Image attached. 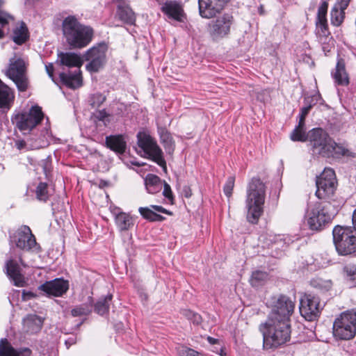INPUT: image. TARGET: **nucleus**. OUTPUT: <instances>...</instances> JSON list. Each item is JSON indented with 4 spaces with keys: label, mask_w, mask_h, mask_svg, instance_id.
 Wrapping results in <instances>:
<instances>
[{
    "label": "nucleus",
    "mask_w": 356,
    "mask_h": 356,
    "mask_svg": "<svg viewBox=\"0 0 356 356\" xmlns=\"http://www.w3.org/2000/svg\"><path fill=\"white\" fill-rule=\"evenodd\" d=\"M10 243L24 251H34L38 248L35 238L29 227L26 225L19 228L10 237ZM21 266H26L22 259V255L17 254L13 246H12L10 257L6 262L5 268L10 280L14 285L18 287L24 286L26 283L24 277L21 273Z\"/></svg>",
    "instance_id": "obj_1"
},
{
    "label": "nucleus",
    "mask_w": 356,
    "mask_h": 356,
    "mask_svg": "<svg viewBox=\"0 0 356 356\" xmlns=\"http://www.w3.org/2000/svg\"><path fill=\"white\" fill-rule=\"evenodd\" d=\"M275 314L268 316L266 321L259 325L262 332L264 348L266 349L277 348L290 339V319L276 318Z\"/></svg>",
    "instance_id": "obj_2"
},
{
    "label": "nucleus",
    "mask_w": 356,
    "mask_h": 356,
    "mask_svg": "<svg viewBox=\"0 0 356 356\" xmlns=\"http://www.w3.org/2000/svg\"><path fill=\"white\" fill-rule=\"evenodd\" d=\"M313 154L324 157L344 156L348 149L337 144L322 128H314L307 133Z\"/></svg>",
    "instance_id": "obj_3"
},
{
    "label": "nucleus",
    "mask_w": 356,
    "mask_h": 356,
    "mask_svg": "<svg viewBox=\"0 0 356 356\" xmlns=\"http://www.w3.org/2000/svg\"><path fill=\"white\" fill-rule=\"evenodd\" d=\"M266 186L258 178H252L246 190L245 209L248 222L255 224L264 212Z\"/></svg>",
    "instance_id": "obj_4"
},
{
    "label": "nucleus",
    "mask_w": 356,
    "mask_h": 356,
    "mask_svg": "<svg viewBox=\"0 0 356 356\" xmlns=\"http://www.w3.org/2000/svg\"><path fill=\"white\" fill-rule=\"evenodd\" d=\"M62 26L66 42L72 49L84 48L92 41V28L81 24L74 16L65 18Z\"/></svg>",
    "instance_id": "obj_5"
},
{
    "label": "nucleus",
    "mask_w": 356,
    "mask_h": 356,
    "mask_svg": "<svg viewBox=\"0 0 356 356\" xmlns=\"http://www.w3.org/2000/svg\"><path fill=\"white\" fill-rule=\"evenodd\" d=\"M337 213V209L331 202H316L308 204L305 220L310 229L320 231L331 222Z\"/></svg>",
    "instance_id": "obj_6"
},
{
    "label": "nucleus",
    "mask_w": 356,
    "mask_h": 356,
    "mask_svg": "<svg viewBox=\"0 0 356 356\" xmlns=\"http://www.w3.org/2000/svg\"><path fill=\"white\" fill-rule=\"evenodd\" d=\"M57 63L68 67H76L74 71L59 74L60 81L65 86L72 89L81 86L82 77L80 67L83 65V60L80 55L74 52H60L58 54Z\"/></svg>",
    "instance_id": "obj_7"
},
{
    "label": "nucleus",
    "mask_w": 356,
    "mask_h": 356,
    "mask_svg": "<svg viewBox=\"0 0 356 356\" xmlns=\"http://www.w3.org/2000/svg\"><path fill=\"white\" fill-rule=\"evenodd\" d=\"M336 250L341 255L356 252V231L349 227L336 226L332 232Z\"/></svg>",
    "instance_id": "obj_8"
},
{
    "label": "nucleus",
    "mask_w": 356,
    "mask_h": 356,
    "mask_svg": "<svg viewBox=\"0 0 356 356\" xmlns=\"http://www.w3.org/2000/svg\"><path fill=\"white\" fill-rule=\"evenodd\" d=\"M333 334L343 340L353 339L356 334V309L342 313L333 324Z\"/></svg>",
    "instance_id": "obj_9"
},
{
    "label": "nucleus",
    "mask_w": 356,
    "mask_h": 356,
    "mask_svg": "<svg viewBox=\"0 0 356 356\" xmlns=\"http://www.w3.org/2000/svg\"><path fill=\"white\" fill-rule=\"evenodd\" d=\"M138 145L148 155V158L162 167L166 171V162L163 152L156 141L147 133L140 131L137 134Z\"/></svg>",
    "instance_id": "obj_10"
},
{
    "label": "nucleus",
    "mask_w": 356,
    "mask_h": 356,
    "mask_svg": "<svg viewBox=\"0 0 356 356\" xmlns=\"http://www.w3.org/2000/svg\"><path fill=\"white\" fill-rule=\"evenodd\" d=\"M43 117L41 108L33 106L28 112L16 114L12 121L21 131H29L40 123Z\"/></svg>",
    "instance_id": "obj_11"
},
{
    "label": "nucleus",
    "mask_w": 356,
    "mask_h": 356,
    "mask_svg": "<svg viewBox=\"0 0 356 356\" xmlns=\"http://www.w3.org/2000/svg\"><path fill=\"white\" fill-rule=\"evenodd\" d=\"M208 25V31L213 40H220L227 37L234 23V18L231 13H224L220 16L215 17Z\"/></svg>",
    "instance_id": "obj_12"
},
{
    "label": "nucleus",
    "mask_w": 356,
    "mask_h": 356,
    "mask_svg": "<svg viewBox=\"0 0 356 356\" xmlns=\"http://www.w3.org/2000/svg\"><path fill=\"white\" fill-rule=\"evenodd\" d=\"M316 195L319 199H326L331 197L336 189V176L332 168H325L323 172L316 178Z\"/></svg>",
    "instance_id": "obj_13"
},
{
    "label": "nucleus",
    "mask_w": 356,
    "mask_h": 356,
    "mask_svg": "<svg viewBox=\"0 0 356 356\" xmlns=\"http://www.w3.org/2000/svg\"><path fill=\"white\" fill-rule=\"evenodd\" d=\"M324 306L318 296L305 294L300 300V312L306 320L312 321L319 316Z\"/></svg>",
    "instance_id": "obj_14"
},
{
    "label": "nucleus",
    "mask_w": 356,
    "mask_h": 356,
    "mask_svg": "<svg viewBox=\"0 0 356 356\" xmlns=\"http://www.w3.org/2000/svg\"><path fill=\"white\" fill-rule=\"evenodd\" d=\"M107 49V45L105 43H99L86 52L85 59L90 61L86 65L88 71L97 72L103 68L106 61V54Z\"/></svg>",
    "instance_id": "obj_15"
},
{
    "label": "nucleus",
    "mask_w": 356,
    "mask_h": 356,
    "mask_svg": "<svg viewBox=\"0 0 356 356\" xmlns=\"http://www.w3.org/2000/svg\"><path fill=\"white\" fill-rule=\"evenodd\" d=\"M7 76L13 81L20 92L26 91L29 87V80L26 73V65L22 58L10 60Z\"/></svg>",
    "instance_id": "obj_16"
},
{
    "label": "nucleus",
    "mask_w": 356,
    "mask_h": 356,
    "mask_svg": "<svg viewBox=\"0 0 356 356\" xmlns=\"http://www.w3.org/2000/svg\"><path fill=\"white\" fill-rule=\"evenodd\" d=\"M272 311L268 316L275 314L276 318L290 319L295 307L294 302L287 296L280 295L271 298Z\"/></svg>",
    "instance_id": "obj_17"
},
{
    "label": "nucleus",
    "mask_w": 356,
    "mask_h": 356,
    "mask_svg": "<svg viewBox=\"0 0 356 356\" xmlns=\"http://www.w3.org/2000/svg\"><path fill=\"white\" fill-rule=\"evenodd\" d=\"M229 0H198L200 15L204 19H211L220 14Z\"/></svg>",
    "instance_id": "obj_18"
},
{
    "label": "nucleus",
    "mask_w": 356,
    "mask_h": 356,
    "mask_svg": "<svg viewBox=\"0 0 356 356\" xmlns=\"http://www.w3.org/2000/svg\"><path fill=\"white\" fill-rule=\"evenodd\" d=\"M110 211L120 232L128 231L134 227V219L130 214L122 211L120 208L116 207H111Z\"/></svg>",
    "instance_id": "obj_19"
},
{
    "label": "nucleus",
    "mask_w": 356,
    "mask_h": 356,
    "mask_svg": "<svg viewBox=\"0 0 356 356\" xmlns=\"http://www.w3.org/2000/svg\"><path fill=\"white\" fill-rule=\"evenodd\" d=\"M39 289L49 296L58 297L67 292L69 289V283L63 279H55L46 282L40 285Z\"/></svg>",
    "instance_id": "obj_20"
},
{
    "label": "nucleus",
    "mask_w": 356,
    "mask_h": 356,
    "mask_svg": "<svg viewBox=\"0 0 356 356\" xmlns=\"http://www.w3.org/2000/svg\"><path fill=\"white\" fill-rule=\"evenodd\" d=\"M161 11L169 18L181 22L184 17V10L181 5L177 1H166L161 7Z\"/></svg>",
    "instance_id": "obj_21"
},
{
    "label": "nucleus",
    "mask_w": 356,
    "mask_h": 356,
    "mask_svg": "<svg viewBox=\"0 0 356 356\" xmlns=\"http://www.w3.org/2000/svg\"><path fill=\"white\" fill-rule=\"evenodd\" d=\"M139 213L145 219L149 221H163L165 218L160 214L156 213L159 212L165 214H171V212L161 206L151 205L150 207H140Z\"/></svg>",
    "instance_id": "obj_22"
},
{
    "label": "nucleus",
    "mask_w": 356,
    "mask_h": 356,
    "mask_svg": "<svg viewBox=\"0 0 356 356\" xmlns=\"http://www.w3.org/2000/svg\"><path fill=\"white\" fill-rule=\"evenodd\" d=\"M14 100L13 90L0 79V108L3 111L10 110L13 105Z\"/></svg>",
    "instance_id": "obj_23"
},
{
    "label": "nucleus",
    "mask_w": 356,
    "mask_h": 356,
    "mask_svg": "<svg viewBox=\"0 0 356 356\" xmlns=\"http://www.w3.org/2000/svg\"><path fill=\"white\" fill-rule=\"evenodd\" d=\"M106 146L118 154L125 152L127 144L121 135L109 136L106 137Z\"/></svg>",
    "instance_id": "obj_24"
},
{
    "label": "nucleus",
    "mask_w": 356,
    "mask_h": 356,
    "mask_svg": "<svg viewBox=\"0 0 356 356\" xmlns=\"http://www.w3.org/2000/svg\"><path fill=\"white\" fill-rule=\"evenodd\" d=\"M117 15L125 24L130 25L135 24V14L131 8L124 2H122L118 6Z\"/></svg>",
    "instance_id": "obj_25"
},
{
    "label": "nucleus",
    "mask_w": 356,
    "mask_h": 356,
    "mask_svg": "<svg viewBox=\"0 0 356 356\" xmlns=\"http://www.w3.org/2000/svg\"><path fill=\"white\" fill-rule=\"evenodd\" d=\"M332 76L335 83L338 85L347 86L349 83V78L346 71L344 61L342 59L338 60Z\"/></svg>",
    "instance_id": "obj_26"
},
{
    "label": "nucleus",
    "mask_w": 356,
    "mask_h": 356,
    "mask_svg": "<svg viewBox=\"0 0 356 356\" xmlns=\"http://www.w3.org/2000/svg\"><path fill=\"white\" fill-rule=\"evenodd\" d=\"M145 187L149 193L155 194L163 187V181L156 175L148 174L145 179Z\"/></svg>",
    "instance_id": "obj_27"
},
{
    "label": "nucleus",
    "mask_w": 356,
    "mask_h": 356,
    "mask_svg": "<svg viewBox=\"0 0 356 356\" xmlns=\"http://www.w3.org/2000/svg\"><path fill=\"white\" fill-rule=\"evenodd\" d=\"M24 324L27 329V332L35 333L40 330L43 324V320L37 315L30 314L24 319Z\"/></svg>",
    "instance_id": "obj_28"
},
{
    "label": "nucleus",
    "mask_w": 356,
    "mask_h": 356,
    "mask_svg": "<svg viewBox=\"0 0 356 356\" xmlns=\"http://www.w3.org/2000/svg\"><path fill=\"white\" fill-rule=\"evenodd\" d=\"M346 8L334 5L331 9V24L334 26H339L344 20Z\"/></svg>",
    "instance_id": "obj_29"
},
{
    "label": "nucleus",
    "mask_w": 356,
    "mask_h": 356,
    "mask_svg": "<svg viewBox=\"0 0 356 356\" xmlns=\"http://www.w3.org/2000/svg\"><path fill=\"white\" fill-rule=\"evenodd\" d=\"M28 38V30L24 22L19 26L16 27L13 31V40L17 44H22Z\"/></svg>",
    "instance_id": "obj_30"
},
{
    "label": "nucleus",
    "mask_w": 356,
    "mask_h": 356,
    "mask_svg": "<svg viewBox=\"0 0 356 356\" xmlns=\"http://www.w3.org/2000/svg\"><path fill=\"white\" fill-rule=\"evenodd\" d=\"M160 137L161 143L168 154H172L175 149V143L165 129H160Z\"/></svg>",
    "instance_id": "obj_31"
},
{
    "label": "nucleus",
    "mask_w": 356,
    "mask_h": 356,
    "mask_svg": "<svg viewBox=\"0 0 356 356\" xmlns=\"http://www.w3.org/2000/svg\"><path fill=\"white\" fill-rule=\"evenodd\" d=\"M112 299V295L108 294L104 298H100L95 305V312L103 315L108 312L110 302Z\"/></svg>",
    "instance_id": "obj_32"
},
{
    "label": "nucleus",
    "mask_w": 356,
    "mask_h": 356,
    "mask_svg": "<svg viewBox=\"0 0 356 356\" xmlns=\"http://www.w3.org/2000/svg\"><path fill=\"white\" fill-rule=\"evenodd\" d=\"M0 356H21L6 339L0 340Z\"/></svg>",
    "instance_id": "obj_33"
},
{
    "label": "nucleus",
    "mask_w": 356,
    "mask_h": 356,
    "mask_svg": "<svg viewBox=\"0 0 356 356\" xmlns=\"http://www.w3.org/2000/svg\"><path fill=\"white\" fill-rule=\"evenodd\" d=\"M290 137L293 141L305 142L308 140L307 134H306L305 130V125L300 127V123H298V126L296 127L291 134Z\"/></svg>",
    "instance_id": "obj_34"
},
{
    "label": "nucleus",
    "mask_w": 356,
    "mask_h": 356,
    "mask_svg": "<svg viewBox=\"0 0 356 356\" xmlns=\"http://www.w3.org/2000/svg\"><path fill=\"white\" fill-rule=\"evenodd\" d=\"M268 274L264 271L256 270L252 273L250 283L252 286L257 287L268 279Z\"/></svg>",
    "instance_id": "obj_35"
},
{
    "label": "nucleus",
    "mask_w": 356,
    "mask_h": 356,
    "mask_svg": "<svg viewBox=\"0 0 356 356\" xmlns=\"http://www.w3.org/2000/svg\"><path fill=\"white\" fill-rule=\"evenodd\" d=\"M35 194L38 200L46 202L50 195L48 185L46 183L40 182L36 188Z\"/></svg>",
    "instance_id": "obj_36"
},
{
    "label": "nucleus",
    "mask_w": 356,
    "mask_h": 356,
    "mask_svg": "<svg viewBox=\"0 0 356 356\" xmlns=\"http://www.w3.org/2000/svg\"><path fill=\"white\" fill-rule=\"evenodd\" d=\"M311 284L314 287L322 291H329L332 286L330 280H325L321 278L314 279L311 281Z\"/></svg>",
    "instance_id": "obj_37"
},
{
    "label": "nucleus",
    "mask_w": 356,
    "mask_h": 356,
    "mask_svg": "<svg viewBox=\"0 0 356 356\" xmlns=\"http://www.w3.org/2000/svg\"><path fill=\"white\" fill-rule=\"evenodd\" d=\"M346 279L350 286H356V266H347L344 268Z\"/></svg>",
    "instance_id": "obj_38"
},
{
    "label": "nucleus",
    "mask_w": 356,
    "mask_h": 356,
    "mask_svg": "<svg viewBox=\"0 0 356 356\" xmlns=\"http://www.w3.org/2000/svg\"><path fill=\"white\" fill-rule=\"evenodd\" d=\"M91 312L90 307L86 304L76 306L71 310V314L73 316H86Z\"/></svg>",
    "instance_id": "obj_39"
},
{
    "label": "nucleus",
    "mask_w": 356,
    "mask_h": 356,
    "mask_svg": "<svg viewBox=\"0 0 356 356\" xmlns=\"http://www.w3.org/2000/svg\"><path fill=\"white\" fill-rule=\"evenodd\" d=\"M177 353L179 356H204L201 353L184 346L177 348Z\"/></svg>",
    "instance_id": "obj_40"
},
{
    "label": "nucleus",
    "mask_w": 356,
    "mask_h": 356,
    "mask_svg": "<svg viewBox=\"0 0 356 356\" xmlns=\"http://www.w3.org/2000/svg\"><path fill=\"white\" fill-rule=\"evenodd\" d=\"M106 100V97L100 93L92 95L90 98V106L95 108L99 107Z\"/></svg>",
    "instance_id": "obj_41"
},
{
    "label": "nucleus",
    "mask_w": 356,
    "mask_h": 356,
    "mask_svg": "<svg viewBox=\"0 0 356 356\" xmlns=\"http://www.w3.org/2000/svg\"><path fill=\"white\" fill-rule=\"evenodd\" d=\"M328 8V3L326 1H323L318 7L317 13V20H327L326 15Z\"/></svg>",
    "instance_id": "obj_42"
},
{
    "label": "nucleus",
    "mask_w": 356,
    "mask_h": 356,
    "mask_svg": "<svg viewBox=\"0 0 356 356\" xmlns=\"http://www.w3.org/2000/svg\"><path fill=\"white\" fill-rule=\"evenodd\" d=\"M235 179L234 177H229L223 187V191L227 197H230L232 194V191L234 186Z\"/></svg>",
    "instance_id": "obj_43"
},
{
    "label": "nucleus",
    "mask_w": 356,
    "mask_h": 356,
    "mask_svg": "<svg viewBox=\"0 0 356 356\" xmlns=\"http://www.w3.org/2000/svg\"><path fill=\"white\" fill-rule=\"evenodd\" d=\"M312 107L313 104H310L308 105H305L304 107L301 108L298 122V123H300V127L302 125H305V118Z\"/></svg>",
    "instance_id": "obj_44"
},
{
    "label": "nucleus",
    "mask_w": 356,
    "mask_h": 356,
    "mask_svg": "<svg viewBox=\"0 0 356 356\" xmlns=\"http://www.w3.org/2000/svg\"><path fill=\"white\" fill-rule=\"evenodd\" d=\"M184 315L193 323L199 324L201 322V316L191 310H184L183 312Z\"/></svg>",
    "instance_id": "obj_45"
},
{
    "label": "nucleus",
    "mask_w": 356,
    "mask_h": 356,
    "mask_svg": "<svg viewBox=\"0 0 356 356\" xmlns=\"http://www.w3.org/2000/svg\"><path fill=\"white\" fill-rule=\"evenodd\" d=\"M316 29L318 33L326 36L328 34L327 20H317Z\"/></svg>",
    "instance_id": "obj_46"
},
{
    "label": "nucleus",
    "mask_w": 356,
    "mask_h": 356,
    "mask_svg": "<svg viewBox=\"0 0 356 356\" xmlns=\"http://www.w3.org/2000/svg\"><path fill=\"white\" fill-rule=\"evenodd\" d=\"M13 20V17L6 11L3 10V12L0 13V25L1 27H3Z\"/></svg>",
    "instance_id": "obj_47"
},
{
    "label": "nucleus",
    "mask_w": 356,
    "mask_h": 356,
    "mask_svg": "<svg viewBox=\"0 0 356 356\" xmlns=\"http://www.w3.org/2000/svg\"><path fill=\"white\" fill-rule=\"evenodd\" d=\"M163 195L168 200H172L173 197L170 186L168 184H167L165 181H163Z\"/></svg>",
    "instance_id": "obj_48"
},
{
    "label": "nucleus",
    "mask_w": 356,
    "mask_h": 356,
    "mask_svg": "<svg viewBox=\"0 0 356 356\" xmlns=\"http://www.w3.org/2000/svg\"><path fill=\"white\" fill-rule=\"evenodd\" d=\"M93 116L95 119L99 121H104L105 119L108 116V114L106 112L105 109L97 111L93 113Z\"/></svg>",
    "instance_id": "obj_49"
},
{
    "label": "nucleus",
    "mask_w": 356,
    "mask_h": 356,
    "mask_svg": "<svg viewBox=\"0 0 356 356\" xmlns=\"http://www.w3.org/2000/svg\"><path fill=\"white\" fill-rule=\"evenodd\" d=\"M45 70H46V72L47 73V74L49 75V76L51 79V80H54V65L52 63H49L47 65H45Z\"/></svg>",
    "instance_id": "obj_50"
},
{
    "label": "nucleus",
    "mask_w": 356,
    "mask_h": 356,
    "mask_svg": "<svg viewBox=\"0 0 356 356\" xmlns=\"http://www.w3.org/2000/svg\"><path fill=\"white\" fill-rule=\"evenodd\" d=\"M350 2V0H336L334 5L337 6L339 7H341L342 8L346 9L348 8Z\"/></svg>",
    "instance_id": "obj_51"
},
{
    "label": "nucleus",
    "mask_w": 356,
    "mask_h": 356,
    "mask_svg": "<svg viewBox=\"0 0 356 356\" xmlns=\"http://www.w3.org/2000/svg\"><path fill=\"white\" fill-rule=\"evenodd\" d=\"M318 99V96H317V95L306 97L305 99V105L312 104L313 106H314L317 103Z\"/></svg>",
    "instance_id": "obj_52"
},
{
    "label": "nucleus",
    "mask_w": 356,
    "mask_h": 356,
    "mask_svg": "<svg viewBox=\"0 0 356 356\" xmlns=\"http://www.w3.org/2000/svg\"><path fill=\"white\" fill-rule=\"evenodd\" d=\"M15 145L17 148L19 150L26 147V142L24 140H17L16 141Z\"/></svg>",
    "instance_id": "obj_53"
},
{
    "label": "nucleus",
    "mask_w": 356,
    "mask_h": 356,
    "mask_svg": "<svg viewBox=\"0 0 356 356\" xmlns=\"http://www.w3.org/2000/svg\"><path fill=\"white\" fill-rule=\"evenodd\" d=\"M269 241L271 242V243H276L278 240H281V236L280 235L278 236H272V235H269Z\"/></svg>",
    "instance_id": "obj_54"
},
{
    "label": "nucleus",
    "mask_w": 356,
    "mask_h": 356,
    "mask_svg": "<svg viewBox=\"0 0 356 356\" xmlns=\"http://www.w3.org/2000/svg\"><path fill=\"white\" fill-rule=\"evenodd\" d=\"M353 224L354 226V230L356 231V209H355L353 214Z\"/></svg>",
    "instance_id": "obj_55"
},
{
    "label": "nucleus",
    "mask_w": 356,
    "mask_h": 356,
    "mask_svg": "<svg viewBox=\"0 0 356 356\" xmlns=\"http://www.w3.org/2000/svg\"><path fill=\"white\" fill-rule=\"evenodd\" d=\"M207 340H208V341H209L210 343H211V344H214V343H216V342L217 341V339H213V338H212V337H207Z\"/></svg>",
    "instance_id": "obj_56"
},
{
    "label": "nucleus",
    "mask_w": 356,
    "mask_h": 356,
    "mask_svg": "<svg viewBox=\"0 0 356 356\" xmlns=\"http://www.w3.org/2000/svg\"><path fill=\"white\" fill-rule=\"evenodd\" d=\"M185 191V197H189L191 195V193L189 188H186Z\"/></svg>",
    "instance_id": "obj_57"
},
{
    "label": "nucleus",
    "mask_w": 356,
    "mask_h": 356,
    "mask_svg": "<svg viewBox=\"0 0 356 356\" xmlns=\"http://www.w3.org/2000/svg\"><path fill=\"white\" fill-rule=\"evenodd\" d=\"M3 3H4V1L3 0H0V13L3 11V10L2 8Z\"/></svg>",
    "instance_id": "obj_58"
},
{
    "label": "nucleus",
    "mask_w": 356,
    "mask_h": 356,
    "mask_svg": "<svg viewBox=\"0 0 356 356\" xmlns=\"http://www.w3.org/2000/svg\"><path fill=\"white\" fill-rule=\"evenodd\" d=\"M4 34L3 31L0 29V38H2L3 37Z\"/></svg>",
    "instance_id": "obj_59"
},
{
    "label": "nucleus",
    "mask_w": 356,
    "mask_h": 356,
    "mask_svg": "<svg viewBox=\"0 0 356 356\" xmlns=\"http://www.w3.org/2000/svg\"><path fill=\"white\" fill-rule=\"evenodd\" d=\"M221 356H224L223 355V350L220 349V353H219Z\"/></svg>",
    "instance_id": "obj_60"
}]
</instances>
